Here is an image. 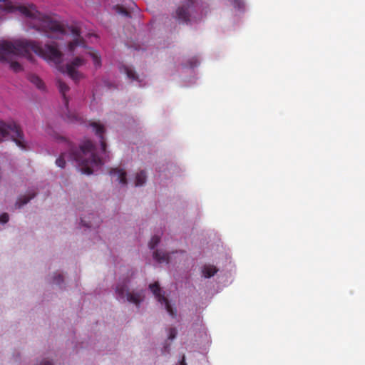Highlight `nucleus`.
I'll use <instances>...</instances> for the list:
<instances>
[{"label":"nucleus","instance_id":"f257e3e1","mask_svg":"<svg viewBox=\"0 0 365 365\" xmlns=\"http://www.w3.org/2000/svg\"><path fill=\"white\" fill-rule=\"evenodd\" d=\"M31 51L46 61L58 65L62 62L63 53L56 43L42 47L39 43L26 39L16 40L14 43L0 41V61L7 60L11 56H24L31 60ZM11 140L21 149L26 148L21 127L14 120H0V143Z\"/></svg>","mask_w":365,"mask_h":365},{"label":"nucleus","instance_id":"f03ea898","mask_svg":"<svg viewBox=\"0 0 365 365\" xmlns=\"http://www.w3.org/2000/svg\"><path fill=\"white\" fill-rule=\"evenodd\" d=\"M66 159L75 163L80 167L82 173L90 175L93 173V167H101L104 164L103 160L97 155L96 148L93 143L86 140L78 148L69 145L68 153H63L56 159L57 166L63 168Z\"/></svg>","mask_w":365,"mask_h":365},{"label":"nucleus","instance_id":"7ed1b4c3","mask_svg":"<svg viewBox=\"0 0 365 365\" xmlns=\"http://www.w3.org/2000/svg\"><path fill=\"white\" fill-rule=\"evenodd\" d=\"M19 11L25 16L37 21L38 22L34 25V27H36L38 30H42L48 38H54L53 34H62L64 33L63 27L58 21L43 15L36 10V6L33 4L29 6H21L19 7Z\"/></svg>","mask_w":365,"mask_h":365},{"label":"nucleus","instance_id":"20e7f679","mask_svg":"<svg viewBox=\"0 0 365 365\" xmlns=\"http://www.w3.org/2000/svg\"><path fill=\"white\" fill-rule=\"evenodd\" d=\"M149 288L155 295L157 300L161 304H164L166 311L172 317H175L177 315V312L175 309L173 308L171 304H170L168 299L162 294V290L160 287L158 282H154L149 285Z\"/></svg>","mask_w":365,"mask_h":365},{"label":"nucleus","instance_id":"39448f33","mask_svg":"<svg viewBox=\"0 0 365 365\" xmlns=\"http://www.w3.org/2000/svg\"><path fill=\"white\" fill-rule=\"evenodd\" d=\"M85 63L86 61L79 56L74 58L70 63H67L66 73L75 82H78L84 78L83 74L78 71V68L83 66Z\"/></svg>","mask_w":365,"mask_h":365},{"label":"nucleus","instance_id":"423d86ee","mask_svg":"<svg viewBox=\"0 0 365 365\" xmlns=\"http://www.w3.org/2000/svg\"><path fill=\"white\" fill-rule=\"evenodd\" d=\"M115 293L120 299L126 297L128 302L139 306L143 300V295L140 292H130L128 289L126 284H118L115 289Z\"/></svg>","mask_w":365,"mask_h":365},{"label":"nucleus","instance_id":"0eeeda50","mask_svg":"<svg viewBox=\"0 0 365 365\" xmlns=\"http://www.w3.org/2000/svg\"><path fill=\"white\" fill-rule=\"evenodd\" d=\"M195 0H184L175 11V17L182 22L190 21V9L194 6Z\"/></svg>","mask_w":365,"mask_h":365},{"label":"nucleus","instance_id":"6e6552de","mask_svg":"<svg viewBox=\"0 0 365 365\" xmlns=\"http://www.w3.org/2000/svg\"><path fill=\"white\" fill-rule=\"evenodd\" d=\"M71 32L74 36V39L68 44L69 51H74L77 46L85 47V41L81 36L80 31L77 28H73Z\"/></svg>","mask_w":365,"mask_h":365},{"label":"nucleus","instance_id":"1a4fd4ad","mask_svg":"<svg viewBox=\"0 0 365 365\" xmlns=\"http://www.w3.org/2000/svg\"><path fill=\"white\" fill-rule=\"evenodd\" d=\"M91 125L93 127V130H95L96 134L100 138L102 151L106 153V143L104 135H103L104 133H105L104 126L98 123H96V122L91 123Z\"/></svg>","mask_w":365,"mask_h":365},{"label":"nucleus","instance_id":"9d476101","mask_svg":"<svg viewBox=\"0 0 365 365\" xmlns=\"http://www.w3.org/2000/svg\"><path fill=\"white\" fill-rule=\"evenodd\" d=\"M109 174L112 176H116L117 180L123 184H127L126 172L120 168H111Z\"/></svg>","mask_w":365,"mask_h":365},{"label":"nucleus","instance_id":"9b49d317","mask_svg":"<svg viewBox=\"0 0 365 365\" xmlns=\"http://www.w3.org/2000/svg\"><path fill=\"white\" fill-rule=\"evenodd\" d=\"M91 217H89V220H86L85 217H81V223L83 226L87 227H98L101 222V220L98 216L94 214H91Z\"/></svg>","mask_w":365,"mask_h":365},{"label":"nucleus","instance_id":"f8f14e48","mask_svg":"<svg viewBox=\"0 0 365 365\" xmlns=\"http://www.w3.org/2000/svg\"><path fill=\"white\" fill-rule=\"evenodd\" d=\"M57 86L58 88L60 93L62 94L66 106H68V101L66 96V93L69 91V86L65 82L62 81L60 79L57 81Z\"/></svg>","mask_w":365,"mask_h":365},{"label":"nucleus","instance_id":"ddd939ff","mask_svg":"<svg viewBox=\"0 0 365 365\" xmlns=\"http://www.w3.org/2000/svg\"><path fill=\"white\" fill-rule=\"evenodd\" d=\"M36 195L35 192H29L28 195H24L18 199L15 204L16 208H21L24 205L26 204L29 202L32 198H34Z\"/></svg>","mask_w":365,"mask_h":365},{"label":"nucleus","instance_id":"4468645a","mask_svg":"<svg viewBox=\"0 0 365 365\" xmlns=\"http://www.w3.org/2000/svg\"><path fill=\"white\" fill-rule=\"evenodd\" d=\"M169 254L164 253L159 250H156L153 252V258L159 263L169 262Z\"/></svg>","mask_w":365,"mask_h":365},{"label":"nucleus","instance_id":"2eb2a0df","mask_svg":"<svg viewBox=\"0 0 365 365\" xmlns=\"http://www.w3.org/2000/svg\"><path fill=\"white\" fill-rule=\"evenodd\" d=\"M217 272V269L213 265H205L202 268V274L206 278L214 276Z\"/></svg>","mask_w":365,"mask_h":365},{"label":"nucleus","instance_id":"dca6fc26","mask_svg":"<svg viewBox=\"0 0 365 365\" xmlns=\"http://www.w3.org/2000/svg\"><path fill=\"white\" fill-rule=\"evenodd\" d=\"M29 80L39 89L44 88V83L42 80L36 75L31 74L29 76Z\"/></svg>","mask_w":365,"mask_h":365},{"label":"nucleus","instance_id":"f3484780","mask_svg":"<svg viewBox=\"0 0 365 365\" xmlns=\"http://www.w3.org/2000/svg\"><path fill=\"white\" fill-rule=\"evenodd\" d=\"M146 178L147 176L144 170H141L140 173H137L135 181V186H142L144 185L146 181Z\"/></svg>","mask_w":365,"mask_h":365},{"label":"nucleus","instance_id":"a211bd4d","mask_svg":"<svg viewBox=\"0 0 365 365\" xmlns=\"http://www.w3.org/2000/svg\"><path fill=\"white\" fill-rule=\"evenodd\" d=\"M124 71L126 73L128 78L131 80H138V75L132 68L128 66H124Z\"/></svg>","mask_w":365,"mask_h":365},{"label":"nucleus","instance_id":"6ab92c4d","mask_svg":"<svg viewBox=\"0 0 365 365\" xmlns=\"http://www.w3.org/2000/svg\"><path fill=\"white\" fill-rule=\"evenodd\" d=\"M90 55L93 59V63L96 67H100L101 66V56L96 51H91Z\"/></svg>","mask_w":365,"mask_h":365},{"label":"nucleus","instance_id":"aec40b11","mask_svg":"<svg viewBox=\"0 0 365 365\" xmlns=\"http://www.w3.org/2000/svg\"><path fill=\"white\" fill-rule=\"evenodd\" d=\"M160 238L159 236L154 235L150 242H149V247L151 250L154 249L160 242Z\"/></svg>","mask_w":365,"mask_h":365},{"label":"nucleus","instance_id":"412c9836","mask_svg":"<svg viewBox=\"0 0 365 365\" xmlns=\"http://www.w3.org/2000/svg\"><path fill=\"white\" fill-rule=\"evenodd\" d=\"M10 67L15 72H19L23 69L21 65L17 61H11Z\"/></svg>","mask_w":365,"mask_h":365},{"label":"nucleus","instance_id":"4be33fe9","mask_svg":"<svg viewBox=\"0 0 365 365\" xmlns=\"http://www.w3.org/2000/svg\"><path fill=\"white\" fill-rule=\"evenodd\" d=\"M232 4L235 8L242 9L245 7V4L242 0H231Z\"/></svg>","mask_w":365,"mask_h":365},{"label":"nucleus","instance_id":"5701e85b","mask_svg":"<svg viewBox=\"0 0 365 365\" xmlns=\"http://www.w3.org/2000/svg\"><path fill=\"white\" fill-rule=\"evenodd\" d=\"M63 282V277L61 274H55L53 282L56 284H61Z\"/></svg>","mask_w":365,"mask_h":365},{"label":"nucleus","instance_id":"b1692460","mask_svg":"<svg viewBox=\"0 0 365 365\" xmlns=\"http://www.w3.org/2000/svg\"><path fill=\"white\" fill-rule=\"evenodd\" d=\"M177 335V330L175 328H170L168 333V339L173 340Z\"/></svg>","mask_w":365,"mask_h":365},{"label":"nucleus","instance_id":"393cba45","mask_svg":"<svg viewBox=\"0 0 365 365\" xmlns=\"http://www.w3.org/2000/svg\"><path fill=\"white\" fill-rule=\"evenodd\" d=\"M117 12L119 14H121L125 16H129V12L122 6H117Z\"/></svg>","mask_w":365,"mask_h":365},{"label":"nucleus","instance_id":"a878e982","mask_svg":"<svg viewBox=\"0 0 365 365\" xmlns=\"http://www.w3.org/2000/svg\"><path fill=\"white\" fill-rule=\"evenodd\" d=\"M9 215L7 213H3L0 215V223H6L9 221Z\"/></svg>","mask_w":365,"mask_h":365},{"label":"nucleus","instance_id":"bb28decb","mask_svg":"<svg viewBox=\"0 0 365 365\" xmlns=\"http://www.w3.org/2000/svg\"><path fill=\"white\" fill-rule=\"evenodd\" d=\"M40 365H53V364L49 361H43Z\"/></svg>","mask_w":365,"mask_h":365},{"label":"nucleus","instance_id":"cd10ccee","mask_svg":"<svg viewBox=\"0 0 365 365\" xmlns=\"http://www.w3.org/2000/svg\"><path fill=\"white\" fill-rule=\"evenodd\" d=\"M180 365H187L185 363V356H182V360L180 363Z\"/></svg>","mask_w":365,"mask_h":365},{"label":"nucleus","instance_id":"c85d7f7f","mask_svg":"<svg viewBox=\"0 0 365 365\" xmlns=\"http://www.w3.org/2000/svg\"><path fill=\"white\" fill-rule=\"evenodd\" d=\"M78 120V116L73 115V119H71V121Z\"/></svg>","mask_w":365,"mask_h":365}]
</instances>
